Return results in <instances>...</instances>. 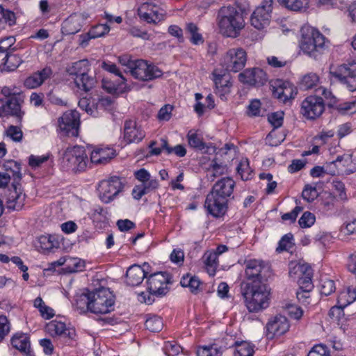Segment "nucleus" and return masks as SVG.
<instances>
[{"label":"nucleus","instance_id":"obj_1","mask_svg":"<svg viewBox=\"0 0 356 356\" xmlns=\"http://www.w3.org/2000/svg\"><path fill=\"white\" fill-rule=\"evenodd\" d=\"M241 289L250 312H257L268 306L270 289L266 283H242Z\"/></svg>","mask_w":356,"mask_h":356},{"label":"nucleus","instance_id":"obj_2","mask_svg":"<svg viewBox=\"0 0 356 356\" xmlns=\"http://www.w3.org/2000/svg\"><path fill=\"white\" fill-rule=\"evenodd\" d=\"M218 19L220 32L227 37H236L245 26L242 10L235 6L222 7Z\"/></svg>","mask_w":356,"mask_h":356},{"label":"nucleus","instance_id":"obj_3","mask_svg":"<svg viewBox=\"0 0 356 356\" xmlns=\"http://www.w3.org/2000/svg\"><path fill=\"white\" fill-rule=\"evenodd\" d=\"M300 31V50L308 56L317 59L325 50V37L318 29L310 26H304Z\"/></svg>","mask_w":356,"mask_h":356},{"label":"nucleus","instance_id":"obj_4","mask_svg":"<svg viewBox=\"0 0 356 356\" xmlns=\"http://www.w3.org/2000/svg\"><path fill=\"white\" fill-rule=\"evenodd\" d=\"M88 163V154L82 146L68 147L60 158V165L64 170L77 173L86 170Z\"/></svg>","mask_w":356,"mask_h":356},{"label":"nucleus","instance_id":"obj_5","mask_svg":"<svg viewBox=\"0 0 356 356\" xmlns=\"http://www.w3.org/2000/svg\"><path fill=\"white\" fill-rule=\"evenodd\" d=\"M91 313L108 314L113 310L115 298L107 288L102 287L91 291Z\"/></svg>","mask_w":356,"mask_h":356},{"label":"nucleus","instance_id":"obj_6","mask_svg":"<svg viewBox=\"0 0 356 356\" xmlns=\"http://www.w3.org/2000/svg\"><path fill=\"white\" fill-rule=\"evenodd\" d=\"M24 95L22 92L13 93L9 98L0 99V117L12 116L22 122L24 111L22 110Z\"/></svg>","mask_w":356,"mask_h":356},{"label":"nucleus","instance_id":"obj_7","mask_svg":"<svg viewBox=\"0 0 356 356\" xmlns=\"http://www.w3.org/2000/svg\"><path fill=\"white\" fill-rule=\"evenodd\" d=\"M330 73L350 91L356 90V62L355 60L348 61L336 67H332Z\"/></svg>","mask_w":356,"mask_h":356},{"label":"nucleus","instance_id":"obj_8","mask_svg":"<svg viewBox=\"0 0 356 356\" xmlns=\"http://www.w3.org/2000/svg\"><path fill=\"white\" fill-rule=\"evenodd\" d=\"M245 276L252 284L265 283L271 276L270 266L263 261L252 259L246 261Z\"/></svg>","mask_w":356,"mask_h":356},{"label":"nucleus","instance_id":"obj_9","mask_svg":"<svg viewBox=\"0 0 356 356\" xmlns=\"http://www.w3.org/2000/svg\"><path fill=\"white\" fill-rule=\"evenodd\" d=\"M246 52L242 48H233L227 51L221 61L222 66L227 72H238L246 63Z\"/></svg>","mask_w":356,"mask_h":356},{"label":"nucleus","instance_id":"obj_10","mask_svg":"<svg viewBox=\"0 0 356 356\" xmlns=\"http://www.w3.org/2000/svg\"><path fill=\"white\" fill-rule=\"evenodd\" d=\"M131 74L137 79L148 81L161 77L163 72L157 66L145 60H135Z\"/></svg>","mask_w":356,"mask_h":356},{"label":"nucleus","instance_id":"obj_11","mask_svg":"<svg viewBox=\"0 0 356 356\" xmlns=\"http://www.w3.org/2000/svg\"><path fill=\"white\" fill-rule=\"evenodd\" d=\"M122 189L123 184L121 179L116 176L101 181L98 186L99 197L104 203L111 202Z\"/></svg>","mask_w":356,"mask_h":356},{"label":"nucleus","instance_id":"obj_12","mask_svg":"<svg viewBox=\"0 0 356 356\" xmlns=\"http://www.w3.org/2000/svg\"><path fill=\"white\" fill-rule=\"evenodd\" d=\"M324 110L325 103L323 98L310 95L302 102L300 113L307 119L314 120L321 116Z\"/></svg>","mask_w":356,"mask_h":356},{"label":"nucleus","instance_id":"obj_13","mask_svg":"<svg viewBox=\"0 0 356 356\" xmlns=\"http://www.w3.org/2000/svg\"><path fill=\"white\" fill-rule=\"evenodd\" d=\"M170 280V275L166 272H157L150 275L147 280L149 293L156 296L165 295L168 291L167 285Z\"/></svg>","mask_w":356,"mask_h":356},{"label":"nucleus","instance_id":"obj_14","mask_svg":"<svg viewBox=\"0 0 356 356\" xmlns=\"http://www.w3.org/2000/svg\"><path fill=\"white\" fill-rule=\"evenodd\" d=\"M6 204L10 210H21L24 204L26 195L22 193L20 181H13L12 186L6 193Z\"/></svg>","mask_w":356,"mask_h":356},{"label":"nucleus","instance_id":"obj_15","mask_svg":"<svg viewBox=\"0 0 356 356\" xmlns=\"http://www.w3.org/2000/svg\"><path fill=\"white\" fill-rule=\"evenodd\" d=\"M79 124V113L76 111H67L58 120L60 129L71 136H78Z\"/></svg>","mask_w":356,"mask_h":356},{"label":"nucleus","instance_id":"obj_16","mask_svg":"<svg viewBox=\"0 0 356 356\" xmlns=\"http://www.w3.org/2000/svg\"><path fill=\"white\" fill-rule=\"evenodd\" d=\"M228 199L216 195L210 192L206 197L204 207L213 217L219 218L225 215L227 209Z\"/></svg>","mask_w":356,"mask_h":356},{"label":"nucleus","instance_id":"obj_17","mask_svg":"<svg viewBox=\"0 0 356 356\" xmlns=\"http://www.w3.org/2000/svg\"><path fill=\"white\" fill-rule=\"evenodd\" d=\"M238 79L250 86L264 85L268 79L266 73L261 68L246 69L238 74Z\"/></svg>","mask_w":356,"mask_h":356},{"label":"nucleus","instance_id":"obj_18","mask_svg":"<svg viewBox=\"0 0 356 356\" xmlns=\"http://www.w3.org/2000/svg\"><path fill=\"white\" fill-rule=\"evenodd\" d=\"M290 325L287 318L282 315L275 316L266 325L267 337L273 339L275 337L285 334Z\"/></svg>","mask_w":356,"mask_h":356},{"label":"nucleus","instance_id":"obj_19","mask_svg":"<svg viewBox=\"0 0 356 356\" xmlns=\"http://www.w3.org/2000/svg\"><path fill=\"white\" fill-rule=\"evenodd\" d=\"M145 136V131L135 121L126 120L124 124V139L127 143L140 142Z\"/></svg>","mask_w":356,"mask_h":356},{"label":"nucleus","instance_id":"obj_20","mask_svg":"<svg viewBox=\"0 0 356 356\" xmlns=\"http://www.w3.org/2000/svg\"><path fill=\"white\" fill-rule=\"evenodd\" d=\"M149 268V264L144 263L143 266L137 264L130 266L126 273V282L128 285L135 286L142 283L144 278L147 277L146 270Z\"/></svg>","mask_w":356,"mask_h":356},{"label":"nucleus","instance_id":"obj_21","mask_svg":"<svg viewBox=\"0 0 356 356\" xmlns=\"http://www.w3.org/2000/svg\"><path fill=\"white\" fill-rule=\"evenodd\" d=\"M53 74L50 67L46 66L42 70L33 73L26 78L24 86L28 89H34L40 86L47 79H49Z\"/></svg>","mask_w":356,"mask_h":356},{"label":"nucleus","instance_id":"obj_22","mask_svg":"<svg viewBox=\"0 0 356 356\" xmlns=\"http://www.w3.org/2000/svg\"><path fill=\"white\" fill-rule=\"evenodd\" d=\"M234 186L235 182L232 178L224 177L213 185L211 192L216 195L228 199L233 193Z\"/></svg>","mask_w":356,"mask_h":356},{"label":"nucleus","instance_id":"obj_23","mask_svg":"<svg viewBox=\"0 0 356 356\" xmlns=\"http://www.w3.org/2000/svg\"><path fill=\"white\" fill-rule=\"evenodd\" d=\"M84 19L81 15H72L67 18L62 26V33L65 35H74L78 33L83 26Z\"/></svg>","mask_w":356,"mask_h":356},{"label":"nucleus","instance_id":"obj_24","mask_svg":"<svg viewBox=\"0 0 356 356\" xmlns=\"http://www.w3.org/2000/svg\"><path fill=\"white\" fill-rule=\"evenodd\" d=\"M45 329L47 332L52 337L58 336L70 339H72L74 335V332H71L69 329H67L64 323L56 320L48 323Z\"/></svg>","mask_w":356,"mask_h":356},{"label":"nucleus","instance_id":"obj_25","mask_svg":"<svg viewBox=\"0 0 356 356\" xmlns=\"http://www.w3.org/2000/svg\"><path fill=\"white\" fill-rule=\"evenodd\" d=\"M91 291L84 289L81 293H78L74 298V307L79 311V313L91 312L92 308V296Z\"/></svg>","mask_w":356,"mask_h":356},{"label":"nucleus","instance_id":"obj_26","mask_svg":"<svg viewBox=\"0 0 356 356\" xmlns=\"http://www.w3.org/2000/svg\"><path fill=\"white\" fill-rule=\"evenodd\" d=\"M12 346L26 356H35L31 350L29 337L24 333H17L11 339Z\"/></svg>","mask_w":356,"mask_h":356},{"label":"nucleus","instance_id":"obj_27","mask_svg":"<svg viewBox=\"0 0 356 356\" xmlns=\"http://www.w3.org/2000/svg\"><path fill=\"white\" fill-rule=\"evenodd\" d=\"M188 145L204 154H211V152H216L215 146L207 145L202 141V138L195 131L191 130L187 134Z\"/></svg>","mask_w":356,"mask_h":356},{"label":"nucleus","instance_id":"obj_28","mask_svg":"<svg viewBox=\"0 0 356 356\" xmlns=\"http://www.w3.org/2000/svg\"><path fill=\"white\" fill-rule=\"evenodd\" d=\"M102 88L108 93L113 95H120L129 90L126 83V79L121 76L118 81H113L107 79L102 80Z\"/></svg>","mask_w":356,"mask_h":356},{"label":"nucleus","instance_id":"obj_29","mask_svg":"<svg viewBox=\"0 0 356 356\" xmlns=\"http://www.w3.org/2000/svg\"><path fill=\"white\" fill-rule=\"evenodd\" d=\"M115 156L113 149L109 147L99 148L93 150L90 154L91 163L95 164H106Z\"/></svg>","mask_w":356,"mask_h":356},{"label":"nucleus","instance_id":"obj_30","mask_svg":"<svg viewBox=\"0 0 356 356\" xmlns=\"http://www.w3.org/2000/svg\"><path fill=\"white\" fill-rule=\"evenodd\" d=\"M212 75L213 81L216 86V93L222 96L229 92L232 86L229 75L226 74H217L216 70L213 71Z\"/></svg>","mask_w":356,"mask_h":356},{"label":"nucleus","instance_id":"obj_31","mask_svg":"<svg viewBox=\"0 0 356 356\" xmlns=\"http://www.w3.org/2000/svg\"><path fill=\"white\" fill-rule=\"evenodd\" d=\"M274 95L278 99L286 102L293 99L297 94L296 88L289 81L282 82L274 90Z\"/></svg>","mask_w":356,"mask_h":356},{"label":"nucleus","instance_id":"obj_32","mask_svg":"<svg viewBox=\"0 0 356 356\" xmlns=\"http://www.w3.org/2000/svg\"><path fill=\"white\" fill-rule=\"evenodd\" d=\"M74 83L78 88L88 92L95 86L97 80L95 76L87 72L83 75L74 78Z\"/></svg>","mask_w":356,"mask_h":356},{"label":"nucleus","instance_id":"obj_33","mask_svg":"<svg viewBox=\"0 0 356 356\" xmlns=\"http://www.w3.org/2000/svg\"><path fill=\"white\" fill-rule=\"evenodd\" d=\"M282 7L295 12H305L309 8L307 0H278Z\"/></svg>","mask_w":356,"mask_h":356},{"label":"nucleus","instance_id":"obj_34","mask_svg":"<svg viewBox=\"0 0 356 356\" xmlns=\"http://www.w3.org/2000/svg\"><path fill=\"white\" fill-rule=\"evenodd\" d=\"M180 284L183 287H188L193 293H197L200 291L201 282L197 276L187 273L181 277Z\"/></svg>","mask_w":356,"mask_h":356},{"label":"nucleus","instance_id":"obj_35","mask_svg":"<svg viewBox=\"0 0 356 356\" xmlns=\"http://www.w3.org/2000/svg\"><path fill=\"white\" fill-rule=\"evenodd\" d=\"M356 300V290L355 289L348 287L345 290L340 292L337 302L339 307H347L353 303Z\"/></svg>","mask_w":356,"mask_h":356},{"label":"nucleus","instance_id":"obj_36","mask_svg":"<svg viewBox=\"0 0 356 356\" xmlns=\"http://www.w3.org/2000/svg\"><path fill=\"white\" fill-rule=\"evenodd\" d=\"M90 70V63L87 59L78 60L72 64L69 68L68 72L70 75H74L75 77L83 75Z\"/></svg>","mask_w":356,"mask_h":356},{"label":"nucleus","instance_id":"obj_37","mask_svg":"<svg viewBox=\"0 0 356 356\" xmlns=\"http://www.w3.org/2000/svg\"><path fill=\"white\" fill-rule=\"evenodd\" d=\"M16 17L13 12L4 9L0 6V29L11 26L15 24Z\"/></svg>","mask_w":356,"mask_h":356},{"label":"nucleus","instance_id":"obj_38","mask_svg":"<svg viewBox=\"0 0 356 356\" xmlns=\"http://www.w3.org/2000/svg\"><path fill=\"white\" fill-rule=\"evenodd\" d=\"M236 170L242 180L247 181L252 177L253 171L250 169L248 159H241Z\"/></svg>","mask_w":356,"mask_h":356},{"label":"nucleus","instance_id":"obj_39","mask_svg":"<svg viewBox=\"0 0 356 356\" xmlns=\"http://www.w3.org/2000/svg\"><path fill=\"white\" fill-rule=\"evenodd\" d=\"M161 147L165 150L167 154H175L179 157H183L186 154V149L182 145H177L172 147L168 145L166 139L161 138Z\"/></svg>","mask_w":356,"mask_h":356},{"label":"nucleus","instance_id":"obj_40","mask_svg":"<svg viewBox=\"0 0 356 356\" xmlns=\"http://www.w3.org/2000/svg\"><path fill=\"white\" fill-rule=\"evenodd\" d=\"M204 264L207 267V272L211 275H214L216 268L218 266V256L213 252H206L204 255Z\"/></svg>","mask_w":356,"mask_h":356},{"label":"nucleus","instance_id":"obj_41","mask_svg":"<svg viewBox=\"0 0 356 356\" xmlns=\"http://www.w3.org/2000/svg\"><path fill=\"white\" fill-rule=\"evenodd\" d=\"M273 0H264L261 5L259 6L253 12L257 16H266L268 15V19H270L271 13L273 10Z\"/></svg>","mask_w":356,"mask_h":356},{"label":"nucleus","instance_id":"obj_42","mask_svg":"<svg viewBox=\"0 0 356 356\" xmlns=\"http://www.w3.org/2000/svg\"><path fill=\"white\" fill-rule=\"evenodd\" d=\"M145 327L152 332H158L163 328V321L158 316H149L145 321Z\"/></svg>","mask_w":356,"mask_h":356},{"label":"nucleus","instance_id":"obj_43","mask_svg":"<svg viewBox=\"0 0 356 356\" xmlns=\"http://www.w3.org/2000/svg\"><path fill=\"white\" fill-rule=\"evenodd\" d=\"M3 166L6 170H10L13 173V181H20L22 179L20 163L10 160L6 161Z\"/></svg>","mask_w":356,"mask_h":356},{"label":"nucleus","instance_id":"obj_44","mask_svg":"<svg viewBox=\"0 0 356 356\" xmlns=\"http://www.w3.org/2000/svg\"><path fill=\"white\" fill-rule=\"evenodd\" d=\"M318 82V75L315 73H309L302 78L300 87L303 90H309L316 86Z\"/></svg>","mask_w":356,"mask_h":356},{"label":"nucleus","instance_id":"obj_45","mask_svg":"<svg viewBox=\"0 0 356 356\" xmlns=\"http://www.w3.org/2000/svg\"><path fill=\"white\" fill-rule=\"evenodd\" d=\"M186 32L190 34V40L194 44H202L204 42L202 35L198 33V27L193 23L186 25Z\"/></svg>","mask_w":356,"mask_h":356},{"label":"nucleus","instance_id":"obj_46","mask_svg":"<svg viewBox=\"0 0 356 356\" xmlns=\"http://www.w3.org/2000/svg\"><path fill=\"white\" fill-rule=\"evenodd\" d=\"M237 346L236 353L238 356H253L254 346L246 341L235 342Z\"/></svg>","mask_w":356,"mask_h":356},{"label":"nucleus","instance_id":"obj_47","mask_svg":"<svg viewBox=\"0 0 356 356\" xmlns=\"http://www.w3.org/2000/svg\"><path fill=\"white\" fill-rule=\"evenodd\" d=\"M22 63V60L19 56L8 51L3 69L7 71H13L17 69Z\"/></svg>","mask_w":356,"mask_h":356},{"label":"nucleus","instance_id":"obj_48","mask_svg":"<svg viewBox=\"0 0 356 356\" xmlns=\"http://www.w3.org/2000/svg\"><path fill=\"white\" fill-rule=\"evenodd\" d=\"M211 174L209 175V179L213 181L215 178L222 175L226 171V165L222 163H218L216 159H213L210 165Z\"/></svg>","mask_w":356,"mask_h":356},{"label":"nucleus","instance_id":"obj_49","mask_svg":"<svg viewBox=\"0 0 356 356\" xmlns=\"http://www.w3.org/2000/svg\"><path fill=\"white\" fill-rule=\"evenodd\" d=\"M222 349L216 345L210 346H203L200 348L197 351V356H221Z\"/></svg>","mask_w":356,"mask_h":356},{"label":"nucleus","instance_id":"obj_50","mask_svg":"<svg viewBox=\"0 0 356 356\" xmlns=\"http://www.w3.org/2000/svg\"><path fill=\"white\" fill-rule=\"evenodd\" d=\"M79 106L93 117H97L98 115V111L95 110V104H91V100L87 97H83L79 101Z\"/></svg>","mask_w":356,"mask_h":356},{"label":"nucleus","instance_id":"obj_51","mask_svg":"<svg viewBox=\"0 0 356 356\" xmlns=\"http://www.w3.org/2000/svg\"><path fill=\"white\" fill-rule=\"evenodd\" d=\"M149 6H151L150 2L143 3L138 9V15L141 19L148 23H155L156 19L152 16V13H149Z\"/></svg>","mask_w":356,"mask_h":356},{"label":"nucleus","instance_id":"obj_52","mask_svg":"<svg viewBox=\"0 0 356 356\" xmlns=\"http://www.w3.org/2000/svg\"><path fill=\"white\" fill-rule=\"evenodd\" d=\"M335 290L336 286L333 280L327 278L321 280L320 285V291L321 295L327 296L334 292Z\"/></svg>","mask_w":356,"mask_h":356},{"label":"nucleus","instance_id":"obj_53","mask_svg":"<svg viewBox=\"0 0 356 356\" xmlns=\"http://www.w3.org/2000/svg\"><path fill=\"white\" fill-rule=\"evenodd\" d=\"M293 234L291 233L285 234L279 241L276 251L281 252L282 251H289L293 247Z\"/></svg>","mask_w":356,"mask_h":356},{"label":"nucleus","instance_id":"obj_54","mask_svg":"<svg viewBox=\"0 0 356 356\" xmlns=\"http://www.w3.org/2000/svg\"><path fill=\"white\" fill-rule=\"evenodd\" d=\"M251 24L257 29L261 30L267 26L270 20L268 19V15L266 16H257L254 14H252L250 18Z\"/></svg>","mask_w":356,"mask_h":356},{"label":"nucleus","instance_id":"obj_55","mask_svg":"<svg viewBox=\"0 0 356 356\" xmlns=\"http://www.w3.org/2000/svg\"><path fill=\"white\" fill-rule=\"evenodd\" d=\"M318 196V193L316 190V186H312L311 185L307 184L302 192V198L308 202H313L315 199Z\"/></svg>","mask_w":356,"mask_h":356},{"label":"nucleus","instance_id":"obj_56","mask_svg":"<svg viewBox=\"0 0 356 356\" xmlns=\"http://www.w3.org/2000/svg\"><path fill=\"white\" fill-rule=\"evenodd\" d=\"M285 309L287 314L291 318H293L295 320H300L304 313L302 309L300 307L293 304L286 305Z\"/></svg>","mask_w":356,"mask_h":356},{"label":"nucleus","instance_id":"obj_57","mask_svg":"<svg viewBox=\"0 0 356 356\" xmlns=\"http://www.w3.org/2000/svg\"><path fill=\"white\" fill-rule=\"evenodd\" d=\"M110 31V27L106 24H98L93 26L89 31L90 35L95 39L105 35Z\"/></svg>","mask_w":356,"mask_h":356},{"label":"nucleus","instance_id":"obj_58","mask_svg":"<svg viewBox=\"0 0 356 356\" xmlns=\"http://www.w3.org/2000/svg\"><path fill=\"white\" fill-rule=\"evenodd\" d=\"M315 216L309 212L305 211L299 219V225L302 228L310 227L315 222Z\"/></svg>","mask_w":356,"mask_h":356},{"label":"nucleus","instance_id":"obj_59","mask_svg":"<svg viewBox=\"0 0 356 356\" xmlns=\"http://www.w3.org/2000/svg\"><path fill=\"white\" fill-rule=\"evenodd\" d=\"M307 356H330L327 348L322 344L314 346L309 352Z\"/></svg>","mask_w":356,"mask_h":356},{"label":"nucleus","instance_id":"obj_60","mask_svg":"<svg viewBox=\"0 0 356 356\" xmlns=\"http://www.w3.org/2000/svg\"><path fill=\"white\" fill-rule=\"evenodd\" d=\"M7 136L10 137L14 141L19 142L22 139L23 134L21 129L17 126H10L7 131Z\"/></svg>","mask_w":356,"mask_h":356},{"label":"nucleus","instance_id":"obj_61","mask_svg":"<svg viewBox=\"0 0 356 356\" xmlns=\"http://www.w3.org/2000/svg\"><path fill=\"white\" fill-rule=\"evenodd\" d=\"M283 116L284 113L282 112H275L269 115L268 120L274 128H278L282 125Z\"/></svg>","mask_w":356,"mask_h":356},{"label":"nucleus","instance_id":"obj_62","mask_svg":"<svg viewBox=\"0 0 356 356\" xmlns=\"http://www.w3.org/2000/svg\"><path fill=\"white\" fill-rule=\"evenodd\" d=\"M172 110V106L170 104L164 105L160 108L158 113V119L159 120L168 121L171 118Z\"/></svg>","mask_w":356,"mask_h":356},{"label":"nucleus","instance_id":"obj_63","mask_svg":"<svg viewBox=\"0 0 356 356\" xmlns=\"http://www.w3.org/2000/svg\"><path fill=\"white\" fill-rule=\"evenodd\" d=\"M163 349L168 356H176L181 350L180 346L170 341L165 342Z\"/></svg>","mask_w":356,"mask_h":356},{"label":"nucleus","instance_id":"obj_64","mask_svg":"<svg viewBox=\"0 0 356 356\" xmlns=\"http://www.w3.org/2000/svg\"><path fill=\"white\" fill-rule=\"evenodd\" d=\"M318 92L327 101L329 106H332L337 103V97L332 94L331 90L323 87H320L318 89Z\"/></svg>","mask_w":356,"mask_h":356}]
</instances>
